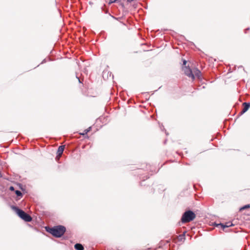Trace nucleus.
<instances>
[{
  "instance_id": "nucleus-17",
  "label": "nucleus",
  "mask_w": 250,
  "mask_h": 250,
  "mask_svg": "<svg viewBox=\"0 0 250 250\" xmlns=\"http://www.w3.org/2000/svg\"><path fill=\"white\" fill-rule=\"evenodd\" d=\"M2 177V175L1 173L0 172V178H1Z\"/></svg>"
},
{
  "instance_id": "nucleus-1",
  "label": "nucleus",
  "mask_w": 250,
  "mask_h": 250,
  "mask_svg": "<svg viewBox=\"0 0 250 250\" xmlns=\"http://www.w3.org/2000/svg\"><path fill=\"white\" fill-rule=\"evenodd\" d=\"M46 231L56 238L61 237L66 231V228L62 225H58L53 227H46Z\"/></svg>"
},
{
  "instance_id": "nucleus-16",
  "label": "nucleus",
  "mask_w": 250,
  "mask_h": 250,
  "mask_svg": "<svg viewBox=\"0 0 250 250\" xmlns=\"http://www.w3.org/2000/svg\"><path fill=\"white\" fill-rule=\"evenodd\" d=\"M187 61L186 60L183 61V65H186Z\"/></svg>"
},
{
  "instance_id": "nucleus-15",
  "label": "nucleus",
  "mask_w": 250,
  "mask_h": 250,
  "mask_svg": "<svg viewBox=\"0 0 250 250\" xmlns=\"http://www.w3.org/2000/svg\"><path fill=\"white\" fill-rule=\"evenodd\" d=\"M55 158L56 161L59 163H60L59 160H60V159L61 158V157H56Z\"/></svg>"
},
{
  "instance_id": "nucleus-18",
  "label": "nucleus",
  "mask_w": 250,
  "mask_h": 250,
  "mask_svg": "<svg viewBox=\"0 0 250 250\" xmlns=\"http://www.w3.org/2000/svg\"><path fill=\"white\" fill-rule=\"evenodd\" d=\"M77 78L78 79L79 81V83H81V82L80 80V79H79L77 77Z\"/></svg>"
},
{
  "instance_id": "nucleus-11",
  "label": "nucleus",
  "mask_w": 250,
  "mask_h": 250,
  "mask_svg": "<svg viewBox=\"0 0 250 250\" xmlns=\"http://www.w3.org/2000/svg\"><path fill=\"white\" fill-rule=\"evenodd\" d=\"M15 194L17 195V196L18 197L21 198L23 196V194H22V192L20 190H15Z\"/></svg>"
},
{
  "instance_id": "nucleus-10",
  "label": "nucleus",
  "mask_w": 250,
  "mask_h": 250,
  "mask_svg": "<svg viewBox=\"0 0 250 250\" xmlns=\"http://www.w3.org/2000/svg\"><path fill=\"white\" fill-rule=\"evenodd\" d=\"M194 75V77L196 76L198 78H200L201 76V71L198 70V69H195L193 70Z\"/></svg>"
},
{
  "instance_id": "nucleus-19",
  "label": "nucleus",
  "mask_w": 250,
  "mask_h": 250,
  "mask_svg": "<svg viewBox=\"0 0 250 250\" xmlns=\"http://www.w3.org/2000/svg\"><path fill=\"white\" fill-rule=\"evenodd\" d=\"M166 142H167V140H166L164 141V144H165L166 143Z\"/></svg>"
},
{
  "instance_id": "nucleus-8",
  "label": "nucleus",
  "mask_w": 250,
  "mask_h": 250,
  "mask_svg": "<svg viewBox=\"0 0 250 250\" xmlns=\"http://www.w3.org/2000/svg\"><path fill=\"white\" fill-rule=\"evenodd\" d=\"M217 225V226L220 225L221 226V227L222 228V229H224L225 228H228V227L233 226V224L231 222H227V223H226L225 224L221 223V224H218Z\"/></svg>"
},
{
  "instance_id": "nucleus-13",
  "label": "nucleus",
  "mask_w": 250,
  "mask_h": 250,
  "mask_svg": "<svg viewBox=\"0 0 250 250\" xmlns=\"http://www.w3.org/2000/svg\"><path fill=\"white\" fill-rule=\"evenodd\" d=\"M91 129V127H89L88 128L85 129L84 130V132L82 134L83 135L86 134Z\"/></svg>"
},
{
  "instance_id": "nucleus-6",
  "label": "nucleus",
  "mask_w": 250,
  "mask_h": 250,
  "mask_svg": "<svg viewBox=\"0 0 250 250\" xmlns=\"http://www.w3.org/2000/svg\"><path fill=\"white\" fill-rule=\"evenodd\" d=\"M244 106L243 110L241 112V114H243L245 113L250 108V103H244L243 104Z\"/></svg>"
},
{
  "instance_id": "nucleus-12",
  "label": "nucleus",
  "mask_w": 250,
  "mask_h": 250,
  "mask_svg": "<svg viewBox=\"0 0 250 250\" xmlns=\"http://www.w3.org/2000/svg\"><path fill=\"white\" fill-rule=\"evenodd\" d=\"M250 208V205L248 204V205H245L243 207H241L240 208V210H243L244 209H246Z\"/></svg>"
},
{
  "instance_id": "nucleus-9",
  "label": "nucleus",
  "mask_w": 250,
  "mask_h": 250,
  "mask_svg": "<svg viewBox=\"0 0 250 250\" xmlns=\"http://www.w3.org/2000/svg\"><path fill=\"white\" fill-rule=\"evenodd\" d=\"M74 248L76 250H84L83 245L80 243H76L75 244Z\"/></svg>"
},
{
  "instance_id": "nucleus-5",
  "label": "nucleus",
  "mask_w": 250,
  "mask_h": 250,
  "mask_svg": "<svg viewBox=\"0 0 250 250\" xmlns=\"http://www.w3.org/2000/svg\"><path fill=\"white\" fill-rule=\"evenodd\" d=\"M183 70L184 71L185 74L187 76H188L189 78H191L193 80L194 79V75L193 74V73L189 67L185 66L184 67H183Z\"/></svg>"
},
{
  "instance_id": "nucleus-4",
  "label": "nucleus",
  "mask_w": 250,
  "mask_h": 250,
  "mask_svg": "<svg viewBox=\"0 0 250 250\" xmlns=\"http://www.w3.org/2000/svg\"><path fill=\"white\" fill-rule=\"evenodd\" d=\"M195 217V214L192 211L188 210L183 214L181 220L182 223L185 224L192 221Z\"/></svg>"
},
{
  "instance_id": "nucleus-20",
  "label": "nucleus",
  "mask_w": 250,
  "mask_h": 250,
  "mask_svg": "<svg viewBox=\"0 0 250 250\" xmlns=\"http://www.w3.org/2000/svg\"><path fill=\"white\" fill-rule=\"evenodd\" d=\"M159 186H160V187L163 188V186H161V185H160Z\"/></svg>"
},
{
  "instance_id": "nucleus-2",
  "label": "nucleus",
  "mask_w": 250,
  "mask_h": 250,
  "mask_svg": "<svg viewBox=\"0 0 250 250\" xmlns=\"http://www.w3.org/2000/svg\"><path fill=\"white\" fill-rule=\"evenodd\" d=\"M147 173H150L146 174L145 175H142L140 179H142V181L140 182L141 186H143V182L146 179L149 178V176L148 175H152L154 174L157 173L159 171V169H157L156 167L154 165H151L150 164H146V170Z\"/></svg>"
},
{
  "instance_id": "nucleus-7",
  "label": "nucleus",
  "mask_w": 250,
  "mask_h": 250,
  "mask_svg": "<svg viewBox=\"0 0 250 250\" xmlns=\"http://www.w3.org/2000/svg\"><path fill=\"white\" fill-rule=\"evenodd\" d=\"M64 149V146H60L57 150V156H61Z\"/></svg>"
},
{
  "instance_id": "nucleus-3",
  "label": "nucleus",
  "mask_w": 250,
  "mask_h": 250,
  "mask_svg": "<svg viewBox=\"0 0 250 250\" xmlns=\"http://www.w3.org/2000/svg\"><path fill=\"white\" fill-rule=\"evenodd\" d=\"M11 208L16 212L18 216L24 221L30 222L32 220V218L30 215L23 210L19 208L18 207L12 206Z\"/></svg>"
},
{
  "instance_id": "nucleus-14",
  "label": "nucleus",
  "mask_w": 250,
  "mask_h": 250,
  "mask_svg": "<svg viewBox=\"0 0 250 250\" xmlns=\"http://www.w3.org/2000/svg\"><path fill=\"white\" fill-rule=\"evenodd\" d=\"M9 190H11V191H15V188L13 186H10V188H9Z\"/></svg>"
}]
</instances>
